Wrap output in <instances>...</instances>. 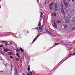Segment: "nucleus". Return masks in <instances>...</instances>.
<instances>
[{
	"instance_id": "f257e3e1",
	"label": "nucleus",
	"mask_w": 75,
	"mask_h": 75,
	"mask_svg": "<svg viewBox=\"0 0 75 75\" xmlns=\"http://www.w3.org/2000/svg\"><path fill=\"white\" fill-rule=\"evenodd\" d=\"M65 21L67 23H69L70 21L69 20L68 18L67 17L65 18H64Z\"/></svg>"
},
{
	"instance_id": "f03ea898",
	"label": "nucleus",
	"mask_w": 75,
	"mask_h": 75,
	"mask_svg": "<svg viewBox=\"0 0 75 75\" xmlns=\"http://www.w3.org/2000/svg\"><path fill=\"white\" fill-rule=\"evenodd\" d=\"M54 7L55 8V11H57L58 9V7H57V4H54Z\"/></svg>"
},
{
	"instance_id": "7ed1b4c3",
	"label": "nucleus",
	"mask_w": 75,
	"mask_h": 75,
	"mask_svg": "<svg viewBox=\"0 0 75 75\" xmlns=\"http://www.w3.org/2000/svg\"><path fill=\"white\" fill-rule=\"evenodd\" d=\"M44 30V29L43 28L39 27V31L40 32H42Z\"/></svg>"
},
{
	"instance_id": "20e7f679",
	"label": "nucleus",
	"mask_w": 75,
	"mask_h": 75,
	"mask_svg": "<svg viewBox=\"0 0 75 75\" xmlns=\"http://www.w3.org/2000/svg\"><path fill=\"white\" fill-rule=\"evenodd\" d=\"M39 37V35H37V36L35 38V39H34V40L33 41V42H34L35 41V40H36L37 38H38Z\"/></svg>"
},
{
	"instance_id": "39448f33",
	"label": "nucleus",
	"mask_w": 75,
	"mask_h": 75,
	"mask_svg": "<svg viewBox=\"0 0 75 75\" xmlns=\"http://www.w3.org/2000/svg\"><path fill=\"white\" fill-rule=\"evenodd\" d=\"M21 51V52H24V50L23 49H22L21 48H20V49H19V51Z\"/></svg>"
},
{
	"instance_id": "423d86ee",
	"label": "nucleus",
	"mask_w": 75,
	"mask_h": 75,
	"mask_svg": "<svg viewBox=\"0 0 75 75\" xmlns=\"http://www.w3.org/2000/svg\"><path fill=\"white\" fill-rule=\"evenodd\" d=\"M28 75H33V73L31 71H30L29 73H28Z\"/></svg>"
},
{
	"instance_id": "0eeeda50",
	"label": "nucleus",
	"mask_w": 75,
	"mask_h": 75,
	"mask_svg": "<svg viewBox=\"0 0 75 75\" xmlns=\"http://www.w3.org/2000/svg\"><path fill=\"white\" fill-rule=\"evenodd\" d=\"M61 13H62L63 14H65V12H64V9H62V10L61 11Z\"/></svg>"
},
{
	"instance_id": "6e6552de",
	"label": "nucleus",
	"mask_w": 75,
	"mask_h": 75,
	"mask_svg": "<svg viewBox=\"0 0 75 75\" xmlns=\"http://www.w3.org/2000/svg\"><path fill=\"white\" fill-rule=\"evenodd\" d=\"M52 16H56L57 15H56V13H54L53 14L52 13Z\"/></svg>"
},
{
	"instance_id": "1a4fd4ad",
	"label": "nucleus",
	"mask_w": 75,
	"mask_h": 75,
	"mask_svg": "<svg viewBox=\"0 0 75 75\" xmlns=\"http://www.w3.org/2000/svg\"><path fill=\"white\" fill-rule=\"evenodd\" d=\"M41 21H39V23L38 24V26H41Z\"/></svg>"
},
{
	"instance_id": "9d476101",
	"label": "nucleus",
	"mask_w": 75,
	"mask_h": 75,
	"mask_svg": "<svg viewBox=\"0 0 75 75\" xmlns=\"http://www.w3.org/2000/svg\"><path fill=\"white\" fill-rule=\"evenodd\" d=\"M4 43H5V46H7V44H8V43H7V42H5Z\"/></svg>"
},
{
	"instance_id": "9b49d317",
	"label": "nucleus",
	"mask_w": 75,
	"mask_h": 75,
	"mask_svg": "<svg viewBox=\"0 0 75 75\" xmlns=\"http://www.w3.org/2000/svg\"><path fill=\"white\" fill-rule=\"evenodd\" d=\"M8 53H9V55H12V54H13V53L11 52H8Z\"/></svg>"
},
{
	"instance_id": "f8f14e48",
	"label": "nucleus",
	"mask_w": 75,
	"mask_h": 75,
	"mask_svg": "<svg viewBox=\"0 0 75 75\" xmlns=\"http://www.w3.org/2000/svg\"><path fill=\"white\" fill-rule=\"evenodd\" d=\"M53 27H55V28H57V24H54V25L53 26Z\"/></svg>"
},
{
	"instance_id": "ddd939ff",
	"label": "nucleus",
	"mask_w": 75,
	"mask_h": 75,
	"mask_svg": "<svg viewBox=\"0 0 75 75\" xmlns=\"http://www.w3.org/2000/svg\"><path fill=\"white\" fill-rule=\"evenodd\" d=\"M16 55L17 57H19V58H20V55L18 53H16Z\"/></svg>"
},
{
	"instance_id": "4468645a",
	"label": "nucleus",
	"mask_w": 75,
	"mask_h": 75,
	"mask_svg": "<svg viewBox=\"0 0 75 75\" xmlns=\"http://www.w3.org/2000/svg\"><path fill=\"white\" fill-rule=\"evenodd\" d=\"M4 52H7L8 51V50L6 49H4Z\"/></svg>"
},
{
	"instance_id": "2eb2a0df",
	"label": "nucleus",
	"mask_w": 75,
	"mask_h": 75,
	"mask_svg": "<svg viewBox=\"0 0 75 75\" xmlns=\"http://www.w3.org/2000/svg\"><path fill=\"white\" fill-rule=\"evenodd\" d=\"M67 28V25H64V29H66Z\"/></svg>"
},
{
	"instance_id": "dca6fc26",
	"label": "nucleus",
	"mask_w": 75,
	"mask_h": 75,
	"mask_svg": "<svg viewBox=\"0 0 75 75\" xmlns=\"http://www.w3.org/2000/svg\"><path fill=\"white\" fill-rule=\"evenodd\" d=\"M53 23L54 24H57V23L55 22V21L54 20L53 21Z\"/></svg>"
},
{
	"instance_id": "f3484780",
	"label": "nucleus",
	"mask_w": 75,
	"mask_h": 75,
	"mask_svg": "<svg viewBox=\"0 0 75 75\" xmlns=\"http://www.w3.org/2000/svg\"><path fill=\"white\" fill-rule=\"evenodd\" d=\"M16 60L17 61H20V59L17 58L16 59Z\"/></svg>"
},
{
	"instance_id": "a211bd4d",
	"label": "nucleus",
	"mask_w": 75,
	"mask_h": 75,
	"mask_svg": "<svg viewBox=\"0 0 75 75\" xmlns=\"http://www.w3.org/2000/svg\"><path fill=\"white\" fill-rule=\"evenodd\" d=\"M68 18H71V15L69 14L68 15Z\"/></svg>"
},
{
	"instance_id": "6ab92c4d",
	"label": "nucleus",
	"mask_w": 75,
	"mask_h": 75,
	"mask_svg": "<svg viewBox=\"0 0 75 75\" xmlns=\"http://www.w3.org/2000/svg\"><path fill=\"white\" fill-rule=\"evenodd\" d=\"M14 71H15V72L16 73H17V69H14Z\"/></svg>"
},
{
	"instance_id": "aec40b11",
	"label": "nucleus",
	"mask_w": 75,
	"mask_h": 75,
	"mask_svg": "<svg viewBox=\"0 0 75 75\" xmlns=\"http://www.w3.org/2000/svg\"><path fill=\"white\" fill-rule=\"evenodd\" d=\"M16 52H17V53H18L19 52V51H20V50H16Z\"/></svg>"
},
{
	"instance_id": "412c9836",
	"label": "nucleus",
	"mask_w": 75,
	"mask_h": 75,
	"mask_svg": "<svg viewBox=\"0 0 75 75\" xmlns=\"http://www.w3.org/2000/svg\"><path fill=\"white\" fill-rule=\"evenodd\" d=\"M57 21L58 23H61V22L60 21Z\"/></svg>"
},
{
	"instance_id": "4be33fe9",
	"label": "nucleus",
	"mask_w": 75,
	"mask_h": 75,
	"mask_svg": "<svg viewBox=\"0 0 75 75\" xmlns=\"http://www.w3.org/2000/svg\"><path fill=\"white\" fill-rule=\"evenodd\" d=\"M54 4V3H52V4H51L49 6H52Z\"/></svg>"
},
{
	"instance_id": "5701e85b",
	"label": "nucleus",
	"mask_w": 75,
	"mask_h": 75,
	"mask_svg": "<svg viewBox=\"0 0 75 75\" xmlns=\"http://www.w3.org/2000/svg\"><path fill=\"white\" fill-rule=\"evenodd\" d=\"M10 58H12V59H13V58H14V57H13L11 56H10Z\"/></svg>"
},
{
	"instance_id": "b1692460",
	"label": "nucleus",
	"mask_w": 75,
	"mask_h": 75,
	"mask_svg": "<svg viewBox=\"0 0 75 75\" xmlns=\"http://www.w3.org/2000/svg\"><path fill=\"white\" fill-rule=\"evenodd\" d=\"M42 14H42V13H41V15H40V17H42Z\"/></svg>"
},
{
	"instance_id": "393cba45",
	"label": "nucleus",
	"mask_w": 75,
	"mask_h": 75,
	"mask_svg": "<svg viewBox=\"0 0 75 75\" xmlns=\"http://www.w3.org/2000/svg\"><path fill=\"white\" fill-rule=\"evenodd\" d=\"M69 58V57H67V59H65L64 60V61H66V60H67V59H68Z\"/></svg>"
},
{
	"instance_id": "a878e982",
	"label": "nucleus",
	"mask_w": 75,
	"mask_h": 75,
	"mask_svg": "<svg viewBox=\"0 0 75 75\" xmlns=\"http://www.w3.org/2000/svg\"><path fill=\"white\" fill-rule=\"evenodd\" d=\"M48 33L50 34H51V32H48Z\"/></svg>"
},
{
	"instance_id": "bb28decb",
	"label": "nucleus",
	"mask_w": 75,
	"mask_h": 75,
	"mask_svg": "<svg viewBox=\"0 0 75 75\" xmlns=\"http://www.w3.org/2000/svg\"><path fill=\"white\" fill-rule=\"evenodd\" d=\"M1 42H2V43H4V42H5V41H2V40H1Z\"/></svg>"
},
{
	"instance_id": "cd10ccee",
	"label": "nucleus",
	"mask_w": 75,
	"mask_h": 75,
	"mask_svg": "<svg viewBox=\"0 0 75 75\" xmlns=\"http://www.w3.org/2000/svg\"><path fill=\"white\" fill-rule=\"evenodd\" d=\"M28 71H30V67H29L28 68Z\"/></svg>"
},
{
	"instance_id": "c85d7f7f",
	"label": "nucleus",
	"mask_w": 75,
	"mask_h": 75,
	"mask_svg": "<svg viewBox=\"0 0 75 75\" xmlns=\"http://www.w3.org/2000/svg\"><path fill=\"white\" fill-rule=\"evenodd\" d=\"M11 69H12V68H13V66H12V64H11Z\"/></svg>"
},
{
	"instance_id": "c756f323",
	"label": "nucleus",
	"mask_w": 75,
	"mask_h": 75,
	"mask_svg": "<svg viewBox=\"0 0 75 75\" xmlns=\"http://www.w3.org/2000/svg\"><path fill=\"white\" fill-rule=\"evenodd\" d=\"M9 44H12V42H9Z\"/></svg>"
},
{
	"instance_id": "7c9ffc66",
	"label": "nucleus",
	"mask_w": 75,
	"mask_h": 75,
	"mask_svg": "<svg viewBox=\"0 0 75 75\" xmlns=\"http://www.w3.org/2000/svg\"><path fill=\"white\" fill-rule=\"evenodd\" d=\"M55 45H58V43H55L54 44Z\"/></svg>"
},
{
	"instance_id": "2f4dec72",
	"label": "nucleus",
	"mask_w": 75,
	"mask_h": 75,
	"mask_svg": "<svg viewBox=\"0 0 75 75\" xmlns=\"http://www.w3.org/2000/svg\"><path fill=\"white\" fill-rule=\"evenodd\" d=\"M3 45H0V47L1 48V47H3Z\"/></svg>"
},
{
	"instance_id": "473e14b6",
	"label": "nucleus",
	"mask_w": 75,
	"mask_h": 75,
	"mask_svg": "<svg viewBox=\"0 0 75 75\" xmlns=\"http://www.w3.org/2000/svg\"><path fill=\"white\" fill-rule=\"evenodd\" d=\"M22 63H23V62H22V61H21L20 64H22Z\"/></svg>"
},
{
	"instance_id": "72a5a7b5",
	"label": "nucleus",
	"mask_w": 75,
	"mask_h": 75,
	"mask_svg": "<svg viewBox=\"0 0 75 75\" xmlns=\"http://www.w3.org/2000/svg\"><path fill=\"white\" fill-rule=\"evenodd\" d=\"M64 4H65V6H67V4L64 3Z\"/></svg>"
},
{
	"instance_id": "f704fd0d",
	"label": "nucleus",
	"mask_w": 75,
	"mask_h": 75,
	"mask_svg": "<svg viewBox=\"0 0 75 75\" xmlns=\"http://www.w3.org/2000/svg\"><path fill=\"white\" fill-rule=\"evenodd\" d=\"M1 54H2V55H4V53H3L2 52H1Z\"/></svg>"
},
{
	"instance_id": "c9c22d12",
	"label": "nucleus",
	"mask_w": 75,
	"mask_h": 75,
	"mask_svg": "<svg viewBox=\"0 0 75 75\" xmlns=\"http://www.w3.org/2000/svg\"><path fill=\"white\" fill-rule=\"evenodd\" d=\"M71 55H72V54H70L69 55V56H71Z\"/></svg>"
},
{
	"instance_id": "e433bc0d",
	"label": "nucleus",
	"mask_w": 75,
	"mask_h": 75,
	"mask_svg": "<svg viewBox=\"0 0 75 75\" xmlns=\"http://www.w3.org/2000/svg\"><path fill=\"white\" fill-rule=\"evenodd\" d=\"M22 75H25V74H24L23 73H22Z\"/></svg>"
},
{
	"instance_id": "4c0bfd02",
	"label": "nucleus",
	"mask_w": 75,
	"mask_h": 75,
	"mask_svg": "<svg viewBox=\"0 0 75 75\" xmlns=\"http://www.w3.org/2000/svg\"><path fill=\"white\" fill-rule=\"evenodd\" d=\"M36 29H38V27L36 28Z\"/></svg>"
},
{
	"instance_id": "58836bf2",
	"label": "nucleus",
	"mask_w": 75,
	"mask_h": 75,
	"mask_svg": "<svg viewBox=\"0 0 75 75\" xmlns=\"http://www.w3.org/2000/svg\"><path fill=\"white\" fill-rule=\"evenodd\" d=\"M50 8L51 9H52V7H50Z\"/></svg>"
},
{
	"instance_id": "ea45409f",
	"label": "nucleus",
	"mask_w": 75,
	"mask_h": 75,
	"mask_svg": "<svg viewBox=\"0 0 75 75\" xmlns=\"http://www.w3.org/2000/svg\"><path fill=\"white\" fill-rule=\"evenodd\" d=\"M72 0V1H73V2L75 1V0Z\"/></svg>"
},
{
	"instance_id": "a19ab883",
	"label": "nucleus",
	"mask_w": 75,
	"mask_h": 75,
	"mask_svg": "<svg viewBox=\"0 0 75 75\" xmlns=\"http://www.w3.org/2000/svg\"><path fill=\"white\" fill-rule=\"evenodd\" d=\"M8 51H11L10 50H8Z\"/></svg>"
},
{
	"instance_id": "79ce46f5",
	"label": "nucleus",
	"mask_w": 75,
	"mask_h": 75,
	"mask_svg": "<svg viewBox=\"0 0 75 75\" xmlns=\"http://www.w3.org/2000/svg\"><path fill=\"white\" fill-rule=\"evenodd\" d=\"M28 67H30V65H29L28 66Z\"/></svg>"
},
{
	"instance_id": "37998d69",
	"label": "nucleus",
	"mask_w": 75,
	"mask_h": 75,
	"mask_svg": "<svg viewBox=\"0 0 75 75\" xmlns=\"http://www.w3.org/2000/svg\"><path fill=\"white\" fill-rule=\"evenodd\" d=\"M63 0L64 1H66V0Z\"/></svg>"
},
{
	"instance_id": "c03bdc74",
	"label": "nucleus",
	"mask_w": 75,
	"mask_h": 75,
	"mask_svg": "<svg viewBox=\"0 0 75 75\" xmlns=\"http://www.w3.org/2000/svg\"><path fill=\"white\" fill-rule=\"evenodd\" d=\"M37 1L38 3H39V2L38 1V0H37Z\"/></svg>"
},
{
	"instance_id": "a18cd8bd",
	"label": "nucleus",
	"mask_w": 75,
	"mask_h": 75,
	"mask_svg": "<svg viewBox=\"0 0 75 75\" xmlns=\"http://www.w3.org/2000/svg\"><path fill=\"white\" fill-rule=\"evenodd\" d=\"M73 55H75V52L74 53V54H73Z\"/></svg>"
},
{
	"instance_id": "49530a36",
	"label": "nucleus",
	"mask_w": 75,
	"mask_h": 75,
	"mask_svg": "<svg viewBox=\"0 0 75 75\" xmlns=\"http://www.w3.org/2000/svg\"><path fill=\"white\" fill-rule=\"evenodd\" d=\"M66 11H67V8H66Z\"/></svg>"
},
{
	"instance_id": "de8ad7c7",
	"label": "nucleus",
	"mask_w": 75,
	"mask_h": 75,
	"mask_svg": "<svg viewBox=\"0 0 75 75\" xmlns=\"http://www.w3.org/2000/svg\"><path fill=\"white\" fill-rule=\"evenodd\" d=\"M27 32L28 34V31H27Z\"/></svg>"
},
{
	"instance_id": "09e8293b",
	"label": "nucleus",
	"mask_w": 75,
	"mask_h": 75,
	"mask_svg": "<svg viewBox=\"0 0 75 75\" xmlns=\"http://www.w3.org/2000/svg\"><path fill=\"white\" fill-rule=\"evenodd\" d=\"M70 52H71V51L70 50L69 51V52L70 53Z\"/></svg>"
},
{
	"instance_id": "8fccbe9b",
	"label": "nucleus",
	"mask_w": 75,
	"mask_h": 75,
	"mask_svg": "<svg viewBox=\"0 0 75 75\" xmlns=\"http://www.w3.org/2000/svg\"><path fill=\"white\" fill-rule=\"evenodd\" d=\"M21 67H22V64H21Z\"/></svg>"
},
{
	"instance_id": "3c124183",
	"label": "nucleus",
	"mask_w": 75,
	"mask_h": 75,
	"mask_svg": "<svg viewBox=\"0 0 75 75\" xmlns=\"http://www.w3.org/2000/svg\"><path fill=\"white\" fill-rule=\"evenodd\" d=\"M73 50H75V49H73Z\"/></svg>"
},
{
	"instance_id": "603ef678",
	"label": "nucleus",
	"mask_w": 75,
	"mask_h": 75,
	"mask_svg": "<svg viewBox=\"0 0 75 75\" xmlns=\"http://www.w3.org/2000/svg\"><path fill=\"white\" fill-rule=\"evenodd\" d=\"M43 27V26H42H42H41V27Z\"/></svg>"
},
{
	"instance_id": "864d4df0",
	"label": "nucleus",
	"mask_w": 75,
	"mask_h": 75,
	"mask_svg": "<svg viewBox=\"0 0 75 75\" xmlns=\"http://www.w3.org/2000/svg\"><path fill=\"white\" fill-rule=\"evenodd\" d=\"M11 52H13L12 51H11Z\"/></svg>"
},
{
	"instance_id": "5fc2aeb1",
	"label": "nucleus",
	"mask_w": 75,
	"mask_h": 75,
	"mask_svg": "<svg viewBox=\"0 0 75 75\" xmlns=\"http://www.w3.org/2000/svg\"><path fill=\"white\" fill-rule=\"evenodd\" d=\"M69 57H71V56H69Z\"/></svg>"
}]
</instances>
